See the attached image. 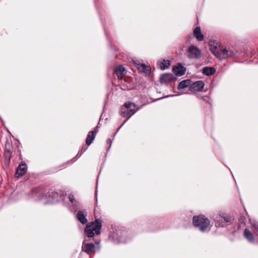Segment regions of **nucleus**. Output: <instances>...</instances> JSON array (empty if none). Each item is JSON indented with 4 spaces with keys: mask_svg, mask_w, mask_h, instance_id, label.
Instances as JSON below:
<instances>
[{
    "mask_svg": "<svg viewBox=\"0 0 258 258\" xmlns=\"http://www.w3.org/2000/svg\"><path fill=\"white\" fill-rule=\"evenodd\" d=\"M231 218L230 216L223 213L216 215L214 217L215 225L219 227L226 226L231 222Z\"/></svg>",
    "mask_w": 258,
    "mask_h": 258,
    "instance_id": "nucleus-5",
    "label": "nucleus"
},
{
    "mask_svg": "<svg viewBox=\"0 0 258 258\" xmlns=\"http://www.w3.org/2000/svg\"><path fill=\"white\" fill-rule=\"evenodd\" d=\"M102 227V221L96 219L94 222L88 223L85 229V232L88 237H93L95 234L98 235L100 233Z\"/></svg>",
    "mask_w": 258,
    "mask_h": 258,
    "instance_id": "nucleus-2",
    "label": "nucleus"
},
{
    "mask_svg": "<svg viewBox=\"0 0 258 258\" xmlns=\"http://www.w3.org/2000/svg\"><path fill=\"white\" fill-rule=\"evenodd\" d=\"M123 124L122 123V125L121 126H119V128H121V126L123 125Z\"/></svg>",
    "mask_w": 258,
    "mask_h": 258,
    "instance_id": "nucleus-27",
    "label": "nucleus"
},
{
    "mask_svg": "<svg viewBox=\"0 0 258 258\" xmlns=\"http://www.w3.org/2000/svg\"><path fill=\"white\" fill-rule=\"evenodd\" d=\"M52 197H54V196H55V195H56V194L53 193V192H52Z\"/></svg>",
    "mask_w": 258,
    "mask_h": 258,
    "instance_id": "nucleus-25",
    "label": "nucleus"
},
{
    "mask_svg": "<svg viewBox=\"0 0 258 258\" xmlns=\"http://www.w3.org/2000/svg\"><path fill=\"white\" fill-rule=\"evenodd\" d=\"M216 72L215 69L212 67H204L202 70V73L206 76H211L215 74Z\"/></svg>",
    "mask_w": 258,
    "mask_h": 258,
    "instance_id": "nucleus-18",
    "label": "nucleus"
},
{
    "mask_svg": "<svg viewBox=\"0 0 258 258\" xmlns=\"http://www.w3.org/2000/svg\"><path fill=\"white\" fill-rule=\"evenodd\" d=\"M189 84L190 81L189 80H183L179 83L177 87V89L178 90L183 89L187 87L189 85Z\"/></svg>",
    "mask_w": 258,
    "mask_h": 258,
    "instance_id": "nucleus-20",
    "label": "nucleus"
},
{
    "mask_svg": "<svg viewBox=\"0 0 258 258\" xmlns=\"http://www.w3.org/2000/svg\"><path fill=\"white\" fill-rule=\"evenodd\" d=\"M27 171V166L26 163L22 162L17 169L15 176L19 178L25 174Z\"/></svg>",
    "mask_w": 258,
    "mask_h": 258,
    "instance_id": "nucleus-11",
    "label": "nucleus"
},
{
    "mask_svg": "<svg viewBox=\"0 0 258 258\" xmlns=\"http://www.w3.org/2000/svg\"><path fill=\"white\" fill-rule=\"evenodd\" d=\"M244 236L245 238L251 243H253L254 241V237L250 231V230L247 228L245 229L244 231Z\"/></svg>",
    "mask_w": 258,
    "mask_h": 258,
    "instance_id": "nucleus-17",
    "label": "nucleus"
},
{
    "mask_svg": "<svg viewBox=\"0 0 258 258\" xmlns=\"http://www.w3.org/2000/svg\"><path fill=\"white\" fill-rule=\"evenodd\" d=\"M98 131L96 128L93 131H90L88 133L87 139L86 140V145L87 147H83L78 152L77 156L79 155H81L84 152H85V151L87 149V147L90 146L92 143L93 142V140H94L95 136L97 134Z\"/></svg>",
    "mask_w": 258,
    "mask_h": 258,
    "instance_id": "nucleus-8",
    "label": "nucleus"
},
{
    "mask_svg": "<svg viewBox=\"0 0 258 258\" xmlns=\"http://www.w3.org/2000/svg\"><path fill=\"white\" fill-rule=\"evenodd\" d=\"M170 62L169 60H163L160 64V68L162 70H165L169 68Z\"/></svg>",
    "mask_w": 258,
    "mask_h": 258,
    "instance_id": "nucleus-22",
    "label": "nucleus"
},
{
    "mask_svg": "<svg viewBox=\"0 0 258 258\" xmlns=\"http://www.w3.org/2000/svg\"><path fill=\"white\" fill-rule=\"evenodd\" d=\"M45 190L41 187H37L32 191V196L35 198L36 200H41L43 199H48L50 197V195L47 196L45 194Z\"/></svg>",
    "mask_w": 258,
    "mask_h": 258,
    "instance_id": "nucleus-6",
    "label": "nucleus"
},
{
    "mask_svg": "<svg viewBox=\"0 0 258 258\" xmlns=\"http://www.w3.org/2000/svg\"><path fill=\"white\" fill-rule=\"evenodd\" d=\"M123 124L122 123V125L121 126H119V128H121V126L123 125Z\"/></svg>",
    "mask_w": 258,
    "mask_h": 258,
    "instance_id": "nucleus-26",
    "label": "nucleus"
},
{
    "mask_svg": "<svg viewBox=\"0 0 258 258\" xmlns=\"http://www.w3.org/2000/svg\"><path fill=\"white\" fill-rule=\"evenodd\" d=\"M193 35L198 41H202L204 40V35L202 34L201 28L199 27L195 28Z\"/></svg>",
    "mask_w": 258,
    "mask_h": 258,
    "instance_id": "nucleus-15",
    "label": "nucleus"
},
{
    "mask_svg": "<svg viewBox=\"0 0 258 258\" xmlns=\"http://www.w3.org/2000/svg\"><path fill=\"white\" fill-rule=\"evenodd\" d=\"M106 142H107V144H110V145L111 143V140L110 139H107Z\"/></svg>",
    "mask_w": 258,
    "mask_h": 258,
    "instance_id": "nucleus-24",
    "label": "nucleus"
},
{
    "mask_svg": "<svg viewBox=\"0 0 258 258\" xmlns=\"http://www.w3.org/2000/svg\"><path fill=\"white\" fill-rule=\"evenodd\" d=\"M201 50L195 45L188 47L187 50V56L189 59H199L201 56Z\"/></svg>",
    "mask_w": 258,
    "mask_h": 258,
    "instance_id": "nucleus-7",
    "label": "nucleus"
},
{
    "mask_svg": "<svg viewBox=\"0 0 258 258\" xmlns=\"http://www.w3.org/2000/svg\"><path fill=\"white\" fill-rule=\"evenodd\" d=\"M139 108L137 105L131 102H125L120 109L119 114L126 119L123 122L124 124L132 115H133L138 110Z\"/></svg>",
    "mask_w": 258,
    "mask_h": 258,
    "instance_id": "nucleus-1",
    "label": "nucleus"
},
{
    "mask_svg": "<svg viewBox=\"0 0 258 258\" xmlns=\"http://www.w3.org/2000/svg\"><path fill=\"white\" fill-rule=\"evenodd\" d=\"M193 224L198 227L202 231H205L210 225L209 220L203 215H199L193 217Z\"/></svg>",
    "mask_w": 258,
    "mask_h": 258,
    "instance_id": "nucleus-4",
    "label": "nucleus"
},
{
    "mask_svg": "<svg viewBox=\"0 0 258 258\" xmlns=\"http://www.w3.org/2000/svg\"><path fill=\"white\" fill-rule=\"evenodd\" d=\"M95 248V246L94 243H85L84 242L82 244V250L88 254H90L94 252Z\"/></svg>",
    "mask_w": 258,
    "mask_h": 258,
    "instance_id": "nucleus-13",
    "label": "nucleus"
},
{
    "mask_svg": "<svg viewBox=\"0 0 258 258\" xmlns=\"http://www.w3.org/2000/svg\"><path fill=\"white\" fill-rule=\"evenodd\" d=\"M172 80V76L170 74H165L161 76L160 81L166 83Z\"/></svg>",
    "mask_w": 258,
    "mask_h": 258,
    "instance_id": "nucleus-21",
    "label": "nucleus"
},
{
    "mask_svg": "<svg viewBox=\"0 0 258 258\" xmlns=\"http://www.w3.org/2000/svg\"><path fill=\"white\" fill-rule=\"evenodd\" d=\"M14 152V147L12 144L10 142H7L5 145V148L4 151V158L5 162L9 164L11 162V159L12 156V153Z\"/></svg>",
    "mask_w": 258,
    "mask_h": 258,
    "instance_id": "nucleus-9",
    "label": "nucleus"
},
{
    "mask_svg": "<svg viewBox=\"0 0 258 258\" xmlns=\"http://www.w3.org/2000/svg\"><path fill=\"white\" fill-rule=\"evenodd\" d=\"M210 49L212 53L217 58L224 59L228 57V51L225 48L221 49L218 47L217 43L210 41L209 42Z\"/></svg>",
    "mask_w": 258,
    "mask_h": 258,
    "instance_id": "nucleus-3",
    "label": "nucleus"
},
{
    "mask_svg": "<svg viewBox=\"0 0 258 258\" xmlns=\"http://www.w3.org/2000/svg\"><path fill=\"white\" fill-rule=\"evenodd\" d=\"M135 66L139 72L144 73L147 75L150 74L151 67L150 66H146L144 63H135Z\"/></svg>",
    "mask_w": 258,
    "mask_h": 258,
    "instance_id": "nucleus-12",
    "label": "nucleus"
},
{
    "mask_svg": "<svg viewBox=\"0 0 258 258\" xmlns=\"http://www.w3.org/2000/svg\"><path fill=\"white\" fill-rule=\"evenodd\" d=\"M77 218L82 224H85L87 223L88 220L86 218V215L84 212L82 211H79L77 214Z\"/></svg>",
    "mask_w": 258,
    "mask_h": 258,
    "instance_id": "nucleus-14",
    "label": "nucleus"
},
{
    "mask_svg": "<svg viewBox=\"0 0 258 258\" xmlns=\"http://www.w3.org/2000/svg\"><path fill=\"white\" fill-rule=\"evenodd\" d=\"M124 68L122 65L118 66L114 70V72L117 76L119 80L122 79L123 77V73L125 71Z\"/></svg>",
    "mask_w": 258,
    "mask_h": 258,
    "instance_id": "nucleus-16",
    "label": "nucleus"
},
{
    "mask_svg": "<svg viewBox=\"0 0 258 258\" xmlns=\"http://www.w3.org/2000/svg\"><path fill=\"white\" fill-rule=\"evenodd\" d=\"M69 199L70 201L73 204L75 201V198L73 194H70L69 196Z\"/></svg>",
    "mask_w": 258,
    "mask_h": 258,
    "instance_id": "nucleus-23",
    "label": "nucleus"
},
{
    "mask_svg": "<svg viewBox=\"0 0 258 258\" xmlns=\"http://www.w3.org/2000/svg\"><path fill=\"white\" fill-rule=\"evenodd\" d=\"M204 87V83L202 81H198L193 83L189 86V91L191 92L195 93L201 91Z\"/></svg>",
    "mask_w": 258,
    "mask_h": 258,
    "instance_id": "nucleus-10",
    "label": "nucleus"
},
{
    "mask_svg": "<svg viewBox=\"0 0 258 258\" xmlns=\"http://www.w3.org/2000/svg\"><path fill=\"white\" fill-rule=\"evenodd\" d=\"M173 70L177 75L181 76L184 74L185 69L180 64H178L177 66L174 67Z\"/></svg>",
    "mask_w": 258,
    "mask_h": 258,
    "instance_id": "nucleus-19",
    "label": "nucleus"
}]
</instances>
